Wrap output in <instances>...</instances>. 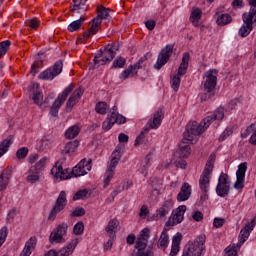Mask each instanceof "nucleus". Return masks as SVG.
<instances>
[{
  "label": "nucleus",
  "instance_id": "37",
  "mask_svg": "<svg viewBox=\"0 0 256 256\" xmlns=\"http://www.w3.org/2000/svg\"><path fill=\"white\" fill-rule=\"evenodd\" d=\"M81 132V128L77 125H73L70 128H68L65 132L66 139H75L77 135Z\"/></svg>",
  "mask_w": 256,
  "mask_h": 256
},
{
  "label": "nucleus",
  "instance_id": "42",
  "mask_svg": "<svg viewBox=\"0 0 256 256\" xmlns=\"http://www.w3.org/2000/svg\"><path fill=\"white\" fill-rule=\"evenodd\" d=\"M233 21V18L229 14H221L218 16L216 23L217 25L223 26V25H229Z\"/></svg>",
  "mask_w": 256,
  "mask_h": 256
},
{
  "label": "nucleus",
  "instance_id": "43",
  "mask_svg": "<svg viewBox=\"0 0 256 256\" xmlns=\"http://www.w3.org/2000/svg\"><path fill=\"white\" fill-rule=\"evenodd\" d=\"M121 157L122 155H111V160L110 162H108L107 165V169H109L110 171H115V167H117V165H119V161H121Z\"/></svg>",
  "mask_w": 256,
  "mask_h": 256
},
{
  "label": "nucleus",
  "instance_id": "25",
  "mask_svg": "<svg viewBox=\"0 0 256 256\" xmlns=\"http://www.w3.org/2000/svg\"><path fill=\"white\" fill-rule=\"evenodd\" d=\"M191 191V185H189L187 182H184L180 188V192L177 195V201L181 203L191 199Z\"/></svg>",
  "mask_w": 256,
  "mask_h": 256
},
{
  "label": "nucleus",
  "instance_id": "39",
  "mask_svg": "<svg viewBox=\"0 0 256 256\" xmlns=\"http://www.w3.org/2000/svg\"><path fill=\"white\" fill-rule=\"evenodd\" d=\"M91 197V191L85 188L76 192L73 196V201H79L81 199H89Z\"/></svg>",
  "mask_w": 256,
  "mask_h": 256
},
{
  "label": "nucleus",
  "instance_id": "4",
  "mask_svg": "<svg viewBox=\"0 0 256 256\" xmlns=\"http://www.w3.org/2000/svg\"><path fill=\"white\" fill-rule=\"evenodd\" d=\"M47 161H49V158L43 157L35 165L30 167L28 176L26 177L27 183H31L33 185L43 181V168L45 167V163H47Z\"/></svg>",
  "mask_w": 256,
  "mask_h": 256
},
{
  "label": "nucleus",
  "instance_id": "64",
  "mask_svg": "<svg viewBox=\"0 0 256 256\" xmlns=\"http://www.w3.org/2000/svg\"><path fill=\"white\" fill-rule=\"evenodd\" d=\"M30 29H37L39 27V20L37 18H32L28 21Z\"/></svg>",
  "mask_w": 256,
  "mask_h": 256
},
{
  "label": "nucleus",
  "instance_id": "49",
  "mask_svg": "<svg viewBox=\"0 0 256 256\" xmlns=\"http://www.w3.org/2000/svg\"><path fill=\"white\" fill-rule=\"evenodd\" d=\"M113 175H115V170H109L107 168V171L105 173V179H104V189H107V187H109V183H111V180L113 179Z\"/></svg>",
  "mask_w": 256,
  "mask_h": 256
},
{
  "label": "nucleus",
  "instance_id": "16",
  "mask_svg": "<svg viewBox=\"0 0 256 256\" xmlns=\"http://www.w3.org/2000/svg\"><path fill=\"white\" fill-rule=\"evenodd\" d=\"M225 117V110L220 107L218 108L212 115H209L205 117L202 121V127L205 129H208L209 125L213 123V121H223Z\"/></svg>",
  "mask_w": 256,
  "mask_h": 256
},
{
  "label": "nucleus",
  "instance_id": "36",
  "mask_svg": "<svg viewBox=\"0 0 256 256\" xmlns=\"http://www.w3.org/2000/svg\"><path fill=\"white\" fill-rule=\"evenodd\" d=\"M117 227H119V220L113 219L108 222L105 230L109 233V235L115 237V233H117Z\"/></svg>",
  "mask_w": 256,
  "mask_h": 256
},
{
  "label": "nucleus",
  "instance_id": "12",
  "mask_svg": "<svg viewBox=\"0 0 256 256\" xmlns=\"http://www.w3.org/2000/svg\"><path fill=\"white\" fill-rule=\"evenodd\" d=\"M67 229H69L67 223L58 225L57 228L54 229L50 234V243H65V238H63V236L67 235Z\"/></svg>",
  "mask_w": 256,
  "mask_h": 256
},
{
  "label": "nucleus",
  "instance_id": "50",
  "mask_svg": "<svg viewBox=\"0 0 256 256\" xmlns=\"http://www.w3.org/2000/svg\"><path fill=\"white\" fill-rule=\"evenodd\" d=\"M113 125H115V122L113 121V117L110 114L108 115L107 119L102 123V129L104 131H109V129H111Z\"/></svg>",
  "mask_w": 256,
  "mask_h": 256
},
{
  "label": "nucleus",
  "instance_id": "5",
  "mask_svg": "<svg viewBox=\"0 0 256 256\" xmlns=\"http://www.w3.org/2000/svg\"><path fill=\"white\" fill-rule=\"evenodd\" d=\"M205 128L203 127V123H197V121L189 122L186 125V130L183 133L184 140L188 141L190 144H194L197 142V136L204 133Z\"/></svg>",
  "mask_w": 256,
  "mask_h": 256
},
{
  "label": "nucleus",
  "instance_id": "56",
  "mask_svg": "<svg viewBox=\"0 0 256 256\" xmlns=\"http://www.w3.org/2000/svg\"><path fill=\"white\" fill-rule=\"evenodd\" d=\"M251 133H256V122L252 123L250 126L246 128L244 133H242V137H248V135H251Z\"/></svg>",
  "mask_w": 256,
  "mask_h": 256
},
{
  "label": "nucleus",
  "instance_id": "60",
  "mask_svg": "<svg viewBox=\"0 0 256 256\" xmlns=\"http://www.w3.org/2000/svg\"><path fill=\"white\" fill-rule=\"evenodd\" d=\"M145 133H149V128L144 129V131H142L138 137H136L135 140V147H137V145H140V143H142V141L145 139Z\"/></svg>",
  "mask_w": 256,
  "mask_h": 256
},
{
  "label": "nucleus",
  "instance_id": "14",
  "mask_svg": "<svg viewBox=\"0 0 256 256\" xmlns=\"http://www.w3.org/2000/svg\"><path fill=\"white\" fill-rule=\"evenodd\" d=\"M185 211H187V206L181 205L176 210L175 213H172V216L166 222V227H173L175 225H179V223L183 222L185 217Z\"/></svg>",
  "mask_w": 256,
  "mask_h": 256
},
{
  "label": "nucleus",
  "instance_id": "1",
  "mask_svg": "<svg viewBox=\"0 0 256 256\" xmlns=\"http://www.w3.org/2000/svg\"><path fill=\"white\" fill-rule=\"evenodd\" d=\"M219 70L210 69L204 73L205 81L202 82L200 99L201 101H209L212 97H215V87H217V75Z\"/></svg>",
  "mask_w": 256,
  "mask_h": 256
},
{
  "label": "nucleus",
  "instance_id": "26",
  "mask_svg": "<svg viewBox=\"0 0 256 256\" xmlns=\"http://www.w3.org/2000/svg\"><path fill=\"white\" fill-rule=\"evenodd\" d=\"M171 209H173V200H166L162 204V206L156 210L157 217H160V219H163V217H167V215L171 213Z\"/></svg>",
  "mask_w": 256,
  "mask_h": 256
},
{
  "label": "nucleus",
  "instance_id": "51",
  "mask_svg": "<svg viewBox=\"0 0 256 256\" xmlns=\"http://www.w3.org/2000/svg\"><path fill=\"white\" fill-rule=\"evenodd\" d=\"M170 83H171V87H172V89H173V91H179V87H180V85H181V78L179 77V75H175L172 79H171V81H170Z\"/></svg>",
  "mask_w": 256,
  "mask_h": 256
},
{
  "label": "nucleus",
  "instance_id": "15",
  "mask_svg": "<svg viewBox=\"0 0 256 256\" xmlns=\"http://www.w3.org/2000/svg\"><path fill=\"white\" fill-rule=\"evenodd\" d=\"M255 17H253V14H247V12H245L242 15V19H243V25L240 27L239 29V35L240 37H247L249 35V33H251V31H253V19Z\"/></svg>",
  "mask_w": 256,
  "mask_h": 256
},
{
  "label": "nucleus",
  "instance_id": "19",
  "mask_svg": "<svg viewBox=\"0 0 256 256\" xmlns=\"http://www.w3.org/2000/svg\"><path fill=\"white\" fill-rule=\"evenodd\" d=\"M51 173L55 179H71V174H69V168L63 169V165L56 162L55 166L51 169Z\"/></svg>",
  "mask_w": 256,
  "mask_h": 256
},
{
  "label": "nucleus",
  "instance_id": "29",
  "mask_svg": "<svg viewBox=\"0 0 256 256\" xmlns=\"http://www.w3.org/2000/svg\"><path fill=\"white\" fill-rule=\"evenodd\" d=\"M189 59H191L189 52L184 53L176 75L181 77V75H185V73H187V69L189 68Z\"/></svg>",
  "mask_w": 256,
  "mask_h": 256
},
{
  "label": "nucleus",
  "instance_id": "40",
  "mask_svg": "<svg viewBox=\"0 0 256 256\" xmlns=\"http://www.w3.org/2000/svg\"><path fill=\"white\" fill-rule=\"evenodd\" d=\"M168 245H169V234H167V232L163 231L159 238L158 247H160L161 249H163V251H165V249H167Z\"/></svg>",
  "mask_w": 256,
  "mask_h": 256
},
{
  "label": "nucleus",
  "instance_id": "48",
  "mask_svg": "<svg viewBox=\"0 0 256 256\" xmlns=\"http://www.w3.org/2000/svg\"><path fill=\"white\" fill-rule=\"evenodd\" d=\"M125 63H127V60L124 57H117L113 61V67L114 69H123L125 67Z\"/></svg>",
  "mask_w": 256,
  "mask_h": 256
},
{
  "label": "nucleus",
  "instance_id": "21",
  "mask_svg": "<svg viewBox=\"0 0 256 256\" xmlns=\"http://www.w3.org/2000/svg\"><path fill=\"white\" fill-rule=\"evenodd\" d=\"M189 143L191 142L183 138L179 144V149L175 152V157H178L179 159H187V157L191 155V147L189 146Z\"/></svg>",
  "mask_w": 256,
  "mask_h": 256
},
{
  "label": "nucleus",
  "instance_id": "20",
  "mask_svg": "<svg viewBox=\"0 0 256 256\" xmlns=\"http://www.w3.org/2000/svg\"><path fill=\"white\" fill-rule=\"evenodd\" d=\"M148 243L149 241H147V239L138 238L135 245V249H137V252H135L133 256H150L151 249H147Z\"/></svg>",
  "mask_w": 256,
  "mask_h": 256
},
{
  "label": "nucleus",
  "instance_id": "6",
  "mask_svg": "<svg viewBox=\"0 0 256 256\" xmlns=\"http://www.w3.org/2000/svg\"><path fill=\"white\" fill-rule=\"evenodd\" d=\"M213 167L214 165L212 162L208 161L202 174L200 175L199 187L202 193H209V187H211V175H213Z\"/></svg>",
  "mask_w": 256,
  "mask_h": 256
},
{
  "label": "nucleus",
  "instance_id": "9",
  "mask_svg": "<svg viewBox=\"0 0 256 256\" xmlns=\"http://www.w3.org/2000/svg\"><path fill=\"white\" fill-rule=\"evenodd\" d=\"M67 206V193L65 191H61L58 198L56 199V202L51 209L49 215H48V221H55L57 218V214L61 213L63 209Z\"/></svg>",
  "mask_w": 256,
  "mask_h": 256
},
{
  "label": "nucleus",
  "instance_id": "58",
  "mask_svg": "<svg viewBox=\"0 0 256 256\" xmlns=\"http://www.w3.org/2000/svg\"><path fill=\"white\" fill-rule=\"evenodd\" d=\"M83 215H85V208L83 207H76L70 214L71 217H83Z\"/></svg>",
  "mask_w": 256,
  "mask_h": 256
},
{
  "label": "nucleus",
  "instance_id": "32",
  "mask_svg": "<svg viewBox=\"0 0 256 256\" xmlns=\"http://www.w3.org/2000/svg\"><path fill=\"white\" fill-rule=\"evenodd\" d=\"M35 245H37V240L35 238H30L21 252L20 256H31V249H35Z\"/></svg>",
  "mask_w": 256,
  "mask_h": 256
},
{
  "label": "nucleus",
  "instance_id": "30",
  "mask_svg": "<svg viewBox=\"0 0 256 256\" xmlns=\"http://www.w3.org/2000/svg\"><path fill=\"white\" fill-rule=\"evenodd\" d=\"M78 243L79 242L77 240H72L66 247L57 251L58 256H69L71 253H73Z\"/></svg>",
  "mask_w": 256,
  "mask_h": 256
},
{
  "label": "nucleus",
  "instance_id": "23",
  "mask_svg": "<svg viewBox=\"0 0 256 256\" xmlns=\"http://www.w3.org/2000/svg\"><path fill=\"white\" fill-rule=\"evenodd\" d=\"M82 96H83V90L81 88L76 89L71 94V96L69 97V99L66 102L67 113H71V111L73 110V107H75V105H77V102L79 101V99H81Z\"/></svg>",
  "mask_w": 256,
  "mask_h": 256
},
{
  "label": "nucleus",
  "instance_id": "57",
  "mask_svg": "<svg viewBox=\"0 0 256 256\" xmlns=\"http://www.w3.org/2000/svg\"><path fill=\"white\" fill-rule=\"evenodd\" d=\"M7 233H8V229L7 226H4L1 228L0 230V247L3 245V243H5L6 239H7Z\"/></svg>",
  "mask_w": 256,
  "mask_h": 256
},
{
  "label": "nucleus",
  "instance_id": "62",
  "mask_svg": "<svg viewBox=\"0 0 256 256\" xmlns=\"http://www.w3.org/2000/svg\"><path fill=\"white\" fill-rule=\"evenodd\" d=\"M249 5L251 6L249 12H247V15H253V17L256 16V0H250Z\"/></svg>",
  "mask_w": 256,
  "mask_h": 256
},
{
  "label": "nucleus",
  "instance_id": "22",
  "mask_svg": "<svg viewBox=\"0 0 256 256\" xmlns=\"http://www.w3.org/2000/svg\"><path fill=\"white\" fill-rule=\"evenodd\" d=\"M163 117H165V112L163 108H159L154 114L152 119L148 121V129H159L161 125V121H163Z\"/></svg>",
  "mask_w": 256,
  "mask_h": 256
},
{
  "label": "nucleus",
  "instance_id": "27",
  "mask_svg": "<svg viewBox=\"0 0 256 256\" xmlns=\"http://www.w3.org/2000/svg\"><path fill=\"white\" fill-rule=\"evenodd\" d=\"M30 93H32V100L35 105H43V93L39 90V84L34 83L32 88L30 89Z\"/></svg>",
  "mask_w": 256,
  "mask_h": 256
},
{
  "label": "nucleus",
  "instance_id": "54",
  "mask_svg": "<svg viewBox=\"0 0 256 256\" xmlns=\"http://www.w3.org/2000/svg\"><path fill=\"white\" fill-rule=\"evenodd\" d=\"M231 135H233V127L229 126L220 135L219 141H225V139H227V137H231Z\"/></svg>",
  "mask_w": 256,
  "mask_h": 256
},
{
  "label": "nucleus",
  "instance_id": "52",
  "mask_svg": "<svg viewBox=\"0 0 256 256\" xmlns=\"http://www.w3.org/2000/svg\"><path fill=\"white\" fill-rule=\"evenodd\" d=\"M15 217H17V208H12L6 217V223L11 225L15 221Z\"/></svg>",
  "mask_w": 256,
  "mask_h": 256
},
{
  "label": "nucleus",
  "instance_id": "34",
  "mask_svg": "<svg viewBox=\"0 0 256 256\" xmlns=\"http://www.w3.org/2000/svg\"><path fill=\"white\" fill-rule=\"evenodd\" d=\"M77 147H79V141L75 140L72 142H68L62 150V155H69V153H75V151H77Z\"/></svg>",
  "mask_w": 256,
  "mask_h": 256
},
{
  "label": "nucleus",
  "instance_id": "44",
  "mask_svg": "<svg viewBox=\"0 0 256 256\" xmlns=\"http://www.w3.org/2000/svg\"><path fill=\"white\" fill-rule=\"evenodd\" d=\"M97 13H98V16H100V18H102V21L103 19H110L111 18V9L109 8H106V7H103V6H100L97 8Z\"/></svg>",
  "mask_w": 256,
  "mask_h": 256
},
{
  "label": "nucleus",
  "instance_id": "55",
  "mask_svg": "<svg viewBox=\"0 0 256 256\" xmlns=\"http://www.w3.org/2000/svg\"><path fill=\"white\" fill-rule=\"evenodd\" d=\"M74 235H82L83 231H85V226L83 225V222H78L74 225L73 228Z\"/></svg>",
  "mask_w": 256,
  "mask_h": 256
},
{
  "label": "nucleus",
  "instance_id": "41",
  "mask_svg": "<svg viewBox=\"0 0 256 256\" xmlns=\"http://www.w3.org/2000/svg\"><path fill=\"white\" fill-rule=\"evenodd\" d=\"M135 77L137 76V71H135V68L130 65L127 69H125L121 74H120V79L125 81V79H129V76Z\"/></svg>",
  "mask_w": 256,
  "mask_h": 256
},
{
  "label": "nucleus",
  "instance_id": "46",
  "mask_svg": "<svg viewBox=\"0 0 256 256\" xmlns=\"http://www.w3.org/2000/svg\"><path fill=\"white\" fill-rule=\"evenodd\" d=\"M110 115L112 116L114 124L123 125L125 121H127V118L117 112H110Z\"/></svg>",
  "mask_w": 256,
  "mask_h": 256
},
{
  "label": "nucleus",
  "instance_id": "2",
  "mask_svg": "<svg viewBox=\"0 0 256 256\" xmlns=\"http://www.w3.org/2000/svg\"><path fill=\"white\" fill-rule=\"evenodd\" d=\"M117 51H119V44L112 43L106 45L104 49H100V51L94 56L93 65L90 66V69H99L101 65L111 63L113 59H115Z\"/></svg>",
  "mask_w": 256,
  "mask_h": 256
},
{
  "label": "nucleus",
  "instance_id": "8",
  "mask_svg": "<svg viewBox=\"0 0 256 256\" xmlns=\"http://www.w3.org/2000/svg\"><path fill=\"white\" fill-rule=\"evenodd\" d=\"M63 71V60H58L54 65L45 71L41 72L38 76V79L42 81H53L54 77L61 75Z\"/></svg>",
  "mask_w": 256,
  "mask_h": 256
},
{
  "label": "nucleus",
  "instance_id": "59",
  "mask_svg": "<svg viewBox=\"0 0 256 256\" xmlns=\"http://www.w3.org/2000/svg\"><path fill=\"white\" fill-rule=\"evenodd\" d=\"M89 9L87 7V0H84L78 8L70 9V11H77V13H85Z\"/></svg>",
  "mask_w": 256,
  "mask_h": 256
},
{
  "label": "nucleus",
  "instance_id": "45",
  "mask_svg": "<svg viewBox=\"0 0 256 256\" xmlns=\"http://www.w3.org/2000/svg\"><path fill=\"white\" fill-rule=\"evenodd\" d=\"M107 109H109V105L106 102H98L95 106L96 113L100 115H106Z\"/></svg>",
  "mask_w": 256,
  "mask_h": 256
},
{
  "label": "nucleus",
  "instance_id": "17",
  "mask_svg": "<svg viewBox=\"0 0 256 256\" xmlns=\"http://www.w3.org/2000/svg\"><path fill=\"white\" fill-rule=\"evenodd\" d=\"M245 173H247V162H243L238 166L236 171L235 189H243L245 187Z\"/></svg>",
  "mask_w": 256,
  "mask_h": 256
},
{
  "label": "nucleus",
  "instance_id": "13",
  "mask_svg": "<svg viewBox=\"0 0 256 256\" xmlns=\"http://www.w3.org/2000/svg\"><path fill=\"white\" fill-rule=\"evenodd\" d=\"M91 23V28L84 32L83 36L78 37V41H81V43H85V41H87V39H89L91 35H96V33H99V29L101 23H103V20L102 18H100V16L97 15L95 18L91 20Z\"/></svg>",
  "mask_w": 256,
  "mask_h": 256
},
{
  "label": "nucleus",
  "instance_id": "10",
  "mask_svg": "<svg viewBox=\"0 0 256 256\" xmlns=\"http://www.w3.org/2000/svg\"><path fill=\"white\" fill-rule=\"evenodd\" d=\"M173 44L166 45L159 53L156 63L154 64V69L159 71L164 65H167L169 59L173 55Z\"/></svg>",
  "mask_w": 256,
  "mask_h": 256
},
{
  "label": "nucleus",
  "instance_id": "61",
  "mask_svg": "<svg viewBox=\"0 0 256 256\" xmlns=\"http://www.w3.org/2000/svg\"><path fill=\"white\" fill-rule=\"evenodd\" d=\"M182 239H183V235L181 233H179V232L176 233V235L173 236V238H172V245L180 246Z\"/></svg>",
  "mask_w": 256,
  "mask_h": 256
},
{
  "label": "nucleus",
  "instance_id": "63",
  "mask_svg": "<svg viewBox=\"0 0 256 256\" xmlns=\"http://www.w3.org/2000/svg\"><path fill=\"white\" fill-rule=\"evenodd\" d=\"M213 225H214V227H216V229H219V227H223V225H225V219L215 218Z\"/></svg>",
  "mask_w": 256,
  "mask_h": 256
},
{
  "label": "nucleus",
  "instance_id": "53",
  "mask_svg": "<svg viewBox=\"0 0 256 256\" xmlns=\"http://www.w3.org/2000/svg\"><path fill=\"white\" fill-rule=\"evenodd\" d=\"M28 154H29V148L22 147L17 150L16 157L17 159H25V157H27Z\"/></svg>",
  "mask_w": 256,
  "mask_h": 256
},
{
  "label": "nucleus",
  "instance_id": "7",
  "mask_svg": "<svg viewBox=\"0 0 256 256\" xmlns=\"http://www.w3.org/2000/svg\"><path fill=\"white\" fill-rule=\"evenodd\" d=\"M73 89H75V86L73 84H70L53 102L52 107L50 108V115L52 117H57V115H59V109L61 108V105H63V103L67 101V97H69Z\"/></svg>",
  "mask_w": 256,
  "mask_h": 256
},
{
  "label": "nucleus",
  "instance_id": "24",
  "mask_svg": "<svg viewBox=\"0 0 256 256\" xmlns=\"http://www.w3.org/2000/svg\"><path fill=\"white\" fill-rule=\"evenodd\" d=\"M11 175H13V166H8L0 174V191H5L9 181L11 180Z\"/></svg>",
  "mask_w": 256,
  "mask_h": 256
},
{
  "label": "nucleus",
  "instance_id": "3",
  "mask_svg": "<svg viewBox=\"0 0 256 256\" xmlns=\"http://www.w3.org/2000/svg\"><path fill=\"white\" fill-rule=\"evenodd\" d=\"M207 237L204 234L198 236L193 242H188L184 248L182 256H202L205 253V241Z\"/></svg>",
  "mask_w": 256,
  "mask_h": 256
},
{
  "label": "nucleus",
  "instance_id": "38",
  "mask_svg": "<svg viewBox=\"0 0 256 256\" xmlns=\"http://www.w3.org/2000/svg\"><path fill=\"white\" fill-rule=\"evenodd\" d=\"M153 54L151 52H147L144 56H142L135 64L131 65L134 68V71L139 69H143V63L147 61V59H151Z\"/></svg>",
  "mask_w": 256,
  "mask_h": 256
},
{
  "label": "nucleus",
  "instance_id": "11",
  "mask_svg": "<svg viewBox=\"0 0 256 256\" xmlns=\"http://www.w3.org/2000/svg\"><path fill=\"white\" fill-rule=\"evenodd\" d=\"M231 191V181L229 180V175L221 173L218 179V184L216 186V193L218 197H227Z\"/></svg>",
  "mask_w": 256,
  "mask_h": 256
},
{
  "label": "nucleus",
  "instance_id": "28",
  "mask_svg": "<svg viewBox=\"0 0 256 256\" xmlns=\"http://www.w3.org/2000/svg\"><path fill=\"white\" fill-rule=\"evenodd\" d=\"M87 161L85 159L81 160L71 171V177H83L87 175L85 167H87Z\"/></svg>",
  "mask_w": 256,
  "mask_h": 256
},
{
  "label": "nucleus",
  "instance_id": "35",
  "mask_svg": "<svg viewBox=\"0 0 256 256\" xmlns=\"http://www.w3.org/2000/svg\"><path fill=\"white\" fill-rule=\"evenodd\" d=\"M84 23L85 17H80L78 20H74L72 23L68 25V31H70V33L79 31Z\"/></svg>",
  "mask_w": 256,
  "mask_h": 256
},
{
  "label": "nucleus",
  "instance_id": "47",
  "mask_svg": "<svg viewBox=\"0 0 256 256\" xmlns=\"http://www.w3.org/2000/svg\"><path fill=\"white\" fill-rule=\"evenodd\" d=\"M11 47V41L10 40H5L0 42V59L4 55L7 54V51H9V48Z\"/></svg>",
  "mask_w": 256,
  "mask_h": 256
},
{
  "label": "nucleus",
  "instance_id": "33",
  "mask_svg": "<svg viewBox=\"0 0 256 256\" xmlns=\"http://www.w3.org/2000/svg\"><path fill=\"white\" fill-rule=\"evenodd\" d=\"M13 145V137L10 135L5 140L0 142V157H3L4 153L9 151V148Z\"/></svg>",
  "mask_w": 256,
  "mask_h": 256
},
{
  "label": "nucleus",
  "instance_id": "31",
  "mask_svg": "<svg viewBox=\"0 0 256 256\" xmlns=\"http://www.w3.org/2000/svg\"><path fill=\"white\" fill-rule=\"evenodd\" d=\"M201 15H203V11H201L199 8H196L192 10L190 15V21L194 25V27H199L201 23Z\"/></svg>",
  "mask_w": 256,
  "mask_h": 256
},
{
  "label": "nucleus",
  "instance_id": "18",
  "mask_svg": "<svg viewBox=\"0 0 256 256\" xmlns=\"http://www.w3.org/2000/svg\"><path fill=\"white\" fill-rule=\"evenodd\" d=\"M256 225V218L252 219L251 222H247L244 226V228L241 229L239 234V245H243L247 239H249V236L251 235V231L255 229Z\"/></svg>",
  "mask_w": 256,
  "mask_h": 256
}]
</instances>
